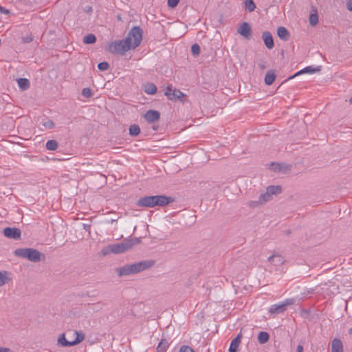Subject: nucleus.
Wrapping results in <instances>:
<instances>
[{"instance_id":"1","label":"nucleus","mask_w":352,"mask_h":352,"mask_svg":"<svg viewBox=\"0 0 352 352\" xmlns=\"http://www.w3.org/2000/svg\"><path fill=\"white\" fill-rule=\"evenodd\" d=\"M155 261L153 260H144L138 263L125 265L121 267L117 268L116 272L119 276H129L148 270L153 267Z\"/></svg>"},{"instance_id":"2","label":"nucleus","mask_w":352,"mask_h":352,"mask_svg":"<svg viewBox=\"0 0 352 352\" xmlns=\"http://www.w3.org/2000/svg\"><path fill=\"white\" fill-rule=\"evenodd\" d=\"M170 197L166 195L145 196L141 197L136 202L138 207L153 208L155 206L164 207L173 202Z\"/></svg>"},{"instance_id":"3","label":"nucleus","mask_w":352,"mask_h":352,"mask_svg":"<svg viewBox=\"0 0 352 352\" xmlns=\"http://www.w3.org/2000/svg\"><path fill=\"white\" fill-rule=\"evenodd\" d=\"M14 254L16 256L27 258L28 260L35 263L45 260V258L44 254L31 248H18L14 250Z\"/></svg>"},{"instance_id":"4","label":"nucleus","mask_w":352,"mask_h":352,"mask_svg":"<svg viewBox=\"0 0 352 352\" xmlns=\"http://www.w3.org/2000/svg\"><path fill=\"white\" fill-rule=\"evenodd\" d=\"M130 50H133V47H131V42H129V38L115 41L109 45V51L113 54L124 55Z\"/></svg>"},{"instance_id":"5","label":"nucleus","mask_w":352,"mask_h":352,"mask_svg":"<svg viewBox=\"0 0 352 352\" xmlns=\"http://www.w3.org/2000/svg\"><path fill=\"white\" fill-rule=\"evenodd\" d=\"M130 241H123L118 243L110 244L102 248L101 254L103 256H107L110 254H121L131 248Z\"/></svg>"},{"instance_id":"6","label":"nucleus","mask_w":352,"mask_h":352,"mask_svg":"<svg viewBox=\"0 0 352 352\" xmlns=\"http://www.w3.org/2000/svg\"><path fill=\"white\" fill-rule=\"evenodd\" d=\"M142 34L143 31L139 26H135L129 31L126 38H129V42H131L133 50L140 45L142 40Z\"/></svg>"},{"instance_id":"7","label":"nucleus","mask_w":352,"mask_h":352,"mask_svg":"<svg viewBox=\"0 0 352 352\" xmlns=\"http://www.w3.org/2000/svg\"><path fill=\"white\" fill-rule=\"evenodd\" d=\"M164 95L168 100L172 101L179 100L184 102L183 98L186 97V95L182 92L180 90L173 88L171 85L166 87L164 90Z\"/></svg>"},{"instance_id":"8","label":"nucleus","mask_w":352,"mask_h":352,"mask_svg":"<svg viewBox=\"0 0 352 352\" xmlns=\"http://www.w3.org/2000/svg\"><path fill=\"white\" fill-rule=\"evenodd\" d=\"M295 302L296 300L294 298H287L280 305H272L270 308L269 312L274 314L283 313L287 310V306L294 305Z\"/></svg>"},{"instance_id":"9","label":"nucleus","mask_w":352,"mask_h":352,"mask_svg":"<svg viewBox=\"0 0 352 352\" xmlns=\"http://www.w3.org/2000/svg\"><path fill=\"white\" fill-rule=\"evenodd\" d=\"M3 234L10 239H19L21 237V230L16 228H6Z\"/></svg>"},{"instance_id":"10","label":"nucleus","mask_w":352,"mask_h":352,"mask_svg":"<svg viewBox=\"0 0 352 352\" xmlns=\"http://www.w3.org/2000/svg\"><path fill=\"white\" fill-rule=\"evenodd\" d=\"M251 27L247 22H243L239 28L237 32L246 39H250L251 37Z\"/></svg>"},{"instance_id":"11","label":"nucleus","mask_w":352,"mask_h":352,"mask_svg":"<svg viewBox=\"0 0 352 352\" xmlns=\"http://www.w3.org/2000/svg\"><path fill=\"white\" fill-rule=\"evenodd\" d=\"M144 117L148 123H153L160 120V113L156 110H148L144 114Z\"/></svg>"},{"instance_id":"12","label":"nucleus","mask_w":352,"mask_h":352,"mask_svg":"<svg viewBox=\"0 0 352 352\" xmlns=\"http://www.w3.org/2000/svg\"><path fill=\"white\" fill-rule=\"evenodd\" d=\"M262 38L265 46L269 50H271L274 47V38L272 34L270 32H263L262 34Z\"/></svg>"},{"instance_id":"13","label":"nucleus","mask_w":352,"mask_h":352,"mask_svg":"<svg viewBox=\"0 0 352 352\" xmlns=\"http://www.w3.org/2000/svg\"><path fill=\"white\" fill-rule=\"evenodd\" d=\"M241 333H239L236 337H235L231 342L229 352H238V349L241 343Z\"/></svg>"},{"instance_id":"14","label":"nucleus","mask_w":352,"mask_h":352,"mask_svg":"<svg viewBox=\"0 0 352 352\" xmlns=\"http://www.w3.org/2000/svg\"><path fill=\"white\" fill-rule=\"evenodd\" d=\"M267 261L270 263H274L275 265H280L285 263V259L280 254H274L268 257Z\"/></svg>"},{"instance_id":"15","label":"nucleus","mask_w":352,"mask_h":352,"mask_svg":"<svg viewBox=\"0 0 352 352\" xmlns=\"http://www.w3.org/2000/svg\"><path fill=\"white\" fill-rule=\"evenodd\" d=\"M331 352H344L342 341L338 338H334L331 341Z\"/></svg>"},{"instance_id":"16","label":"nucleus","mask_w":352,"mask_h":352,"mask_svg":"<svg viewBox=\"0 0 352 352\" xmlns=\"http://www.w3.org/2000/svg\"><path fill=\"white\" fill-rule=\"evenodd\" d=\"M277 35L283 41H287L289 38V31L283 26L278 27L277 29Z\"/></svg>"},{"instance_id":"17","label":"nucleus","mask_w":352,"mask_h":352,"mask_svg":"<svg viewBox=\"0 0 352 352\" xmlns=\"http://www.w3.org/2000/svg\"><path fill=\"white\" fill-rule=\"evenodd\" d=\"M320 68H321L320 66H318V67H314L313 66H308V67L301 69L298 72H297L294 76L290 77L289 79L292 78L294 76H296L297 75H299V74H305V73L313 74V73H315V72H318L320 71Z\"/></svg>"},{"instance_id":"18","label":"nucleus","mask_w":352,"mask_h":352,"mask_svg":"<svg viewBox=\"0 0 352 352\" xmlns=\"http://www.w3.org/2000/svg\"><path fill=\"white\" fill-rule=\"evenodd\" d=\"M266 190L272 198L273 195H277L280 194L282 191V188L280 186H269L267 187Z\"/></svg>"},{"instance_id":"19","label":"nucleus","mask_w":352,"mask_h":352,"mask_svg":"<svg viewBox=\"0 0 352 352\" xmlns=\"http://www.w3.org/2000/svg\"><path fill=\"white\" fill-rule=\"evenodd\" d=\"M276 79V75L273 70H269L267 72L265 76V83L267 85H272Z\"/></svg>"},{"instance_id":"20","label":"nucleus","mask_w":352,"mask_h":352,"mask_svg":"<svg viewBox=\"0 0 352 352\" xmlns=\"http://www.w3.org/2000/svg\"><path fill=\"white\" fill-rule=\"evenodd\" d=\"M17 83L19 88L23 91L28 89L30 86V81L27 78H19L17 79Z\"/></svg>"},{"instance_id":"21","label":"nucleus","mask_w":352,"mask_h":352,"mask_svg":"<svg viewBox=\"0 0 352 352\" xmlns=\"http://www.w3.org/2000/svg\"><path fill=\"white\" fill-rule=\"evenodd\" d=\"M144 91L150 95H153L157 92V87L153 83H147L144 85Z\"/></svg>"},{"instance_id":"22","label":"nucleus","mask_w":352,"mask_h":352,"mask_svg":"<svg viewBox=\"0 0 352 352\" xmlns=\"http://www.w3.org/2000/svg\"><path fill=\"white\" fill-rule=\"evenodd\" d=\"M168 346V342L166 340L162 339L157 346V352H166Z\"/></svg>"},{"instance_id":"23","label":"nucleus","mask_w":352,"mask_h":352,"mask_svg":"<svg viewBox=\"0 0 352 352\" xmlns=\"http://www.w3.org/2000/svg\"><path fill=\"white\" fill-rule=\"evenodd\" d=\"M9 274L6 271H0V287L8 283L10 280V278L8 276Z\"/></svg>"},{"instance_id":"24","label":"nucleus","mask_w":352,"mask_h":352,"mask_svg":"<svg viewBox=\"0 0 352 352\" xmlns=\"http://www.w3.org/2000/svg\"><path fill=\"white\" fill-rule=\"evenodd\" d=\"M58 344L62 346H72L73 343L72 342H69L65 339V334H61L58 339Z\"/></svg>"},{"instance_id":"25","label":"nucleus","mask_w":352,"mask_h":352,"mask_svg":"<svg viewBox=\"0 0 352 352\" xmlns=\"http://www.w3.org/2000/svg\"><path fill=\"white\" fill-rule=\"evenodd\" d=\"M270 338V335L267 332L261 331L258 336V341L260 344L266 343Z\"/></svg>"},{"instance_id":"26","label":"nucleus","mask_w":352,"mask_h":352,"mask_svg":"<svg viewBox=\"0 0 352 352\" xmlns=\"http://www.w3.org/2000/svg\"><path fill=\"white\" fill-rule=\"evenodd\" d=\"M129 131L130 135L136 137L140 133V128L137 124H132L130 126Z\"/></svg>"},{"instance_id":"27","label":"nucleus","mask_w":352,"mask_h":352,"mask_svg":"<svg viewBox=\"0 0 352 352\" xmlns=\"http://www.w3.org/2000/svg\"><path fill=\"white\" fill-rule=\"evenodd\" d=\"M96 41V37L93 34H89L83 37V42L86 44H93Z\"/></svg>"},{"instance_id":"28","label":"nucleus","mask_w":352,"mask_h":352,"mask_svg":"<svg viewBox=\"0 0 352 352\" xmlns=\"http://www.w3.org/2000/svg\"><path fill=\"white\" fill-rule=\"evenodd\" d=\"M58 148V143L56 140H50L46 143V148L50 151H55Z\"/></svg>"},{"instance_id":"29","label":"nucleus","mask_w":352,"mask_h":352,"mask_svg":"<svg viewBox=\"0 0 352 352\" xmlns=\"http://www.w3.org/2000/svg\"><path fill=\"white\" fill-rule=\"evenodd\" d=\"M258 198L260 204H262L263 205L272 199V197L267 192V190L265 191V193L261 194Z\"/></svg>"},{"instance_id":"30","label":"nucleus","mask_w":352,"mask_h":352,"mask_svg":"<svg viewBox=\"0 0 352 352\" xmlns=\"http://www.w3.org/2000/svg\"><path fill=\"white\" fill-rule=\"evenodd\" d=\"M314 13H311L309 16V23L312 26L316 25L318 22V16L317 10H314Z\"/></svg>"},{"instance_id":"31","label":"nucleus","mask_w":352,"mask_h":352,"mask_svg":"<svg viewBox=\"0 0 352 352\" xmlns=\"http://www.w3.org/2000/svg\"><path fill=\"white\" fill-rule=\"evenodd\" d=\"M75 333L76 334V338L72 341L73 346L79 344L85 339V335L83 333H79L78 331H75Z\"/></svg>"},{"instance_id":"32","label":"nucleus","mask_w":352,"mask_h":352,"mask_svg":"<svg viewBox=\"0 0 352 352\" xmlns=\"http://www.w3.org/2000/svg\"><path fill=\"white\" fill-rule=\"evenodd\" d=\"M245 5L249 12H252L256 8V6L252 0H245Z\"/></svg>"},{"instance_id":"33","label":"nucleus","mask_w":352,"mask_h":352,"mask_svg":"<svg viewBox=\"0 0 352 352\" xmlns=\"http://www.w3.org/2000/svg\"><path fill=\"white\" fill-rule=\"evenodd\" d=\"M191 52L194 56H198L200 53V47L198 44L195 43L191 47Z\"/></svg>"},{"instance_id":"34","label":"nucleus","mask_w":352,"mask_h":352,"mask_svg":"<svg viewBox=\"0 0 352 352\" xmlns=\"http://www.w3.org/2000/svg\"><path fill=\"white\" fill-rule=\"evenodd\" d=\"M33 39H34V36H33L32 34H31V33L26 36H23L21 37V40L23 43H30L33 41Z\"/></svg>"},{"instance_id":"35","label":"nucleus","mask_w":352,"mask_h":352,"mask_svg":"<svg viewBox=\"0 0 352 352\" xmlns=\"http://www.w3.org/2000/svg\"><path fill=\"white\" fill-rule=\"evenodd\" d=\"M82 95L85 98H90L92 96V91L90 88L85 87L82 90Z\"/></svg>"},{"instance_id":"36","label":"nucleus","mask_w":352,"mask_h":352,"mask_svg":"<svg viewBox=\"0 0 352 352\" xmlns=\"http://www.w3.org/2000/svg\"><path fill=\"white\" fill-rule=\"evenodd\" d=\"M247 205L250 208H257L262 206V204H260L259 199L256 201H250L248 202Z\"/></svg>"},{"instance_id":"37","label":"nucleus","mask_w":352,"mask_h":352,"mask_svg":"<svg viewBox=\"0 0 352 352\" xmlns=\"http://www.w3.org/2000/svg\"><path fill=\"white\" fill-rule=\"evenodd\" d=\"M109 67V65L107 62H101L98 65V68L100 71H105Z\"/></svg>"},{"instance_id":"38","label":"nucleus","mask_w":352,"mask_h":352,"mask_svg":"<svg viewBox=\"0 0 352 352\" xmlns=\"http://www.w3.org/2000/svg\"><path fill=\"white\" fill-rule=\"evenodd\" d=\"M179 352H195V351L190 346L183 345L180 347Z\"/></svg>"},{"instance_id":"39","label":"nucleus","mask_w":352,"mask_h":352,"mask_svg":"<svg viewBox=\"0 0 352 352\" xmlns=\"http://www.w3.org/2000/svg\"><path fill=\"white\" fill-rule=\"evenodd\" d=\"M179 0H168V5L170 8H175L177 6Z\"/></svg>"},{"instance_id":"40","label":"nucleus","mask_w":352,"mask_h":352,"mask_svg":"<svg viewBox=\"0 0 352 352\" xmlns=\"http://www.w3.org/2000/svg\"><path fill=\"white\" fill-rule=\"evenodd\" d=\"M43 125L45 127V128H47V129H52L54 124V122L52 121V120H47L46 122H45Z\"/></svg>"},{"instance_id":"41","label":"nucleus","mask_w":352,"mask_h":352,"mask_svg":"<svg viewBox=\"0 0 352 352\" xmlns=\"http://www.w3.org/2000/svg\"><path fill=\"white\" fill-rule=\"evenodd\" d=\"M125 241H130L132 243L131 244V248H132L134 245L138 244L140 242V239H137V238H134V239H126Z\"/></svg>"},{"instance_id":"42","label":"nucleus","mask_w":352,"mask_h":352,"mask_svg":"<svg viewBox=\"0 0 352 352\" xmlns=\"http://www.w3.org/2000/svg\"><path fill=\"white\" fill-rule=\"evenodd\" d=\"M0 12L5 14H8L10 13V11L8 9H6L5 8L0 6Z\"/></svg>"},{"instance_id":"43","label":"nucleus","mask_w":352,"mask_h":352,"mask_svg":"<svg viewBox=\"0 0 352 352\" xmlns=\"http://www.w3.org/2000/svg\"><path fill=\"white\" fill-rule=\"evenodd\" d=\"M346 8L349 11H352V0L347 1Z\"/></svg>"},{"instance_id":"44","label":"nucleus","mask_w":352,"mask_h":352,"mask_svg":"<svg viewBox=\"0 0 352 352\" xmlns=\"http://www.w3.org/2000/svg\"><path fill=\"white\" fill-rule=\"evenodd\" d=\"M0 352H13L9 348L0 347Z\"/></svg>"},{"instance_id":"45","label":"nucleus","mask_w":352,"mask_h":352,"mask_svg":"<svg viewBox=\"0 0 352 352\" xmlns=\"http://www.w3.org/2000/svg\"><path fill=\"white\" fill-rule=\"evenodd\" d=\"M296 352H303V346L302 344H298L296 349Z\"/></svg>"},{"instance_id":"46","label":"nucleus","mask_w":352,"mask_h":352,"mask_svg":"<svg viewBox=\"0 0 352 352\" xmlns=\"http://www.w3.org/2000/svg\"><path fill=\"white\" fill-rule=\"evenodd\" d=\"M85 11L87 12H91L92 11L91 6H86Z\"/></svg>"},{"instance_id":"47","label":"nucleus","mask_w":352,"mask_h":352,"mask_svg":"<svg viewBox=\"0 0 352 352\" xmlns=\"http://www.w3.org/2000/svg\"><path fill=\"white\" fill-rule=\"evenodd\" d=\"M258 66H259V67L261 69H265L266 68V66H265V65L263 63H259Z\"/></svg>"},{"instance_id":"48","label":"nucleus","mask_w":352,"mask_h":352,"mask_svg":"<svg viewBox=\"0 0 352 352\" xmlns=\"http://www.w3.org/2000/svg\"><path fill=\"white\" fill-rule=\"evenodd\" d=\"M349 333L350 335H352V327L349 329Z\"/></svg>"},{"instance_id":"49","label":"nucleus","mask_w":352,"mask_h":352,"mask_svg":"<svg viewBox=\"0 0 352 352\" xmlns=\"http://www.w3.org/2000/svg\"><path fill=\"white\" fill-rule=\"evenodd\" d=\"M272 166H275V165H276V166H279V164H275V163H272Z\"/></svg>"},{"instance_id":"50","label":"nucleus","mask_w":352,"mask_h":352,"mask_svg":"<svg viewBox=\"0 0 352 352\" xmlns=\"http://www.w3.org/2000/svg\"><path fill=\"white\" fill-rule=\"evenodd\" d=\"M349 102L352 104V97L351 98V99L349 100Z\"/></svg>"}]
</instances>
